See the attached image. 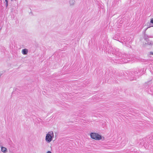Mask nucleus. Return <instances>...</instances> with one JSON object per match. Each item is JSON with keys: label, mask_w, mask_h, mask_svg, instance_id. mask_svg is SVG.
<instances>
[{"label": "nucleus", "mask_w": 153, "mask_h": 153, "mask_svg": "<svg viewBox=\"0 0 153 153\" xmlns=\"http://www.w3.org/2000/svg\"><path fill=\"white\" fill-rule=\"evenodd\" d=\"M1 151L3 152L6 153L7 151V149L4 147L1 146Z\"/></svg>", "instance_id": "9"}, {"label": "nucleus", "mask_w": 153, "mask_h": 153, "mask_svg": "<svg viewBox=\"0 0 153 153\" xmlns=\"http://www.w3.org/2000/svg\"><path fill=\"white\" fill-rule=\"evenodd\" d=\"M152 27H153V26H152Z\"/></svg>", "instance_id": "18"}, {"label": "nucleus", "mask_w": 153, "mask_h": 153, "mask_svg": "<svg viewBox=\"0 0 153 153\" xmlns=\"http://www.w3.org/2000/svg\"><path fill=\"white\" fill-rule=\"evenodd\" d=\"M144 70H146L145 68H141L139 70L137 68L135 70L130 71L128 75L129 78L131 81L136 80L137 76L144 74Z\"/></svg>", "instance_id": "2"}, {"label": "nucleus", "mask_w": 153, "mask_h": 153, "mask_svg": "<svg viewBox=\"0 0 153 153\" xmlns=\"http://www.w3.org/2000/svg\"><path fill=\"white\" fill-rule=\"evenodd\" d=\"M150 22H151V23L153 24V19H151Z\"/></svg>", "instance_id": "12"}, {"label": "nucleus", "mask_w": 153, "mask_h": 153, "mask_svg": "<svg viewBox=\"0 0 153 153\" xmlns=\"http://www.w3.org/2000/svg\"><path fill=\"white\" fill-rule=\"evenodd\" d=\"M70 4L71 5H73L75 2L74 0H70Z\"/></svg>", "instance_id": "10"}, {"label": "nucleus", "mask_w": 153, "mask_h": 153, "mask_svg": "<svg viewBox=\"0 0 153 153\" xmlns=\"http://www.w3.org/2000/svg\"><path fill=\"white\" fill-rule=\"evenodd\" d=\"M120 36L119 35H115L113 37V39L118 40L122 43L123 45L127 47H131V43L132 39H131L130 37H128L127 39H126L125 37H123L120 39Z\"/></svg>", "instance_id": "3"}, {"label": "nucleus", "mask_w": 153, "mask_h": 153, "mask_svg": "<svg viewBox=\"0 0 153 153\" xmlns=\"http://www.w3.org/2000/svg\"><path fill=\"white\" fill-rule=\"evenodd\" d=\"M54 137V134L52 131L48 132L46 134L45 140L48 143H49L52 140Z\"/></svg>", "instance_id": "4"}, {"label": "nucleus", "mask_w": 153, "mask_h": 153, "mask_svg": "<svg viewBox=\"0 0 153 153\" xmlns=\"http://www.w3.org/2000/svg\"><path fill=\"white\" fill-rule=\"evenodd\" d=\"M148 36V38H152V37L151 36Z\"/></svg>", "instance_id": "16"}, {"label": "nucleus", "mask_w": 153, "mask_h": 153, "mask_svg": "<svg viewBox=\"0 0 153 153\" xmlns=\"http://www.w3.org/2000/svg\"><path fill=\"white\" fill-rule=\"evenodd\" d=\"M112 53L115 55L117 58H118V61L114 62L116 63H123L128 62L131 61L129 57V55H126L125 53H122L121 51H120L119 49L114 48H110L108 50V53Z\"/></svg>", "instance_id": "1"}, {"label": "nucleus", "mask_w": 153, "mask_h": 153, "mask_svg": "<svg viewBox=\"0 0 153 153\" xmlns=\"http://www.w3.org/2000/svg\"><path fill=\"white\" fill-rule=\"evenodd\" d=\"M152 45H153V44Z\"/></svg>", "instance_id": "19"}, {"label": "nucleus", "mask_w": 153, "mask_h": 153, "mask_svg": "<svg viewBox=\"0 0 153 153\" xmlns=\"http://www.w3.org/2000/svg\"><path fill=\"white\" fill-rule=\"evenodd\" d=\"M1 1V0H0V1Z\"/></svg>", "instance_id": "17"}, {"label": "nucleus", "mask_w": 153, "mask_h": 153, "mask_svg": "<svg viewBox=\"0 0 153 153\" xmlns=\"http://www.w3.org/2000/svg\"><path fill=\"white\" fill-rule=\"evenodd\" d=\"M150 54H151V55H153V52H150Z\"/></svg>", "instance_id": "15"}, {"label": "nucleus", "mask_w": 153, "mask_h": 153, "mask_svg": "<svg viewBox=\"0 0 153 153\" xmlns=\"http://www.w3.org/2000/svg\"><path fill=\"white\" fill-rule=\"evenodd\" d=\"M5 1L4 2V4L5 5L6 7H7L8 6V0H5Z\"/></svg>", "instance_id": "11"}, {"label": "nucleus", "mask_w": 153, "mask_h": 153, "mask_svg": "<svg viewBox=\"0 0 153 153\" xmlns=\"http://www.w3.org/2000/svg\"><path fill=\"white\" fill-rule=\"evenodd\" d=\"M144 39L146 41L145 44L149 45H152L153 44L152 42L148 39V36L146 34H144Z\"/></svg>", "instance_id": "6"}, {"label": "nucleus", "mask_w": 153, "mask_h": 153, "mask_svg": "<svg viewBox=\"0 0 153 153\" xmlns=\"http://www.w3.org/2000/svg\"><path fill=\"white\" fill-rule=\"evenodd\" d=\"M146 91L149 93L153 95V85L151 86L149 88L146 89Z\"/></svg>", "instance_id": "7"}, {"label": "nucleus", "mask_w": 153, "mask_h": 153, "mask_svg": "<svg viewBox=\"0 0 153 153\" xmlns=\"http://www.w3.org/2000/svg\"><path fill=\"white\" fill-rule=\"evenodd\" d=\"M90 135L91 137L93 139L95 140H100L101 139V136L97 133H91Z\"/></svg>", "instance_id": "5"}, {"label": "nucleus", "mask_w": 153, "mask_h": 153, "mask_svg": "<svg viewBox=\"0 0 153 153\" xmlns=\"http://www.w3.org/2000/svg\"><path fill=\"white\" fill-rule=\"evenodd\" d=\"M46 153H52L50 151H48Z\"/></svg>", "instance_id": "14"}, {"label": "nucleus", "mask_w": 153, "mask_h": 153, "mask_svg": "<svg viewBox=\"0 0 153 153\" xmlns=\"http://www.w3.org/2000/svg\"><path fill=\"white\" fill-rule=\"evenodd\" d=\"M151 26H150L147 28L146 29H145V30H144V31L145 32L148 29V28H149V27H150Z\"/></svg>", "instance_id": "13"}, {"label": "nucleus", "mask_w": 153, "mask_h": 153, "mask_svg": "<svg viewBox=\"0 0 153 153\" xmlns=\"http://www.w3.org/2000/svg\"><path fill=\"white\" fill-rule=\"evenodd\" d=\"M22 53L24 55L27 54L28 52V50L27 49H24L22 50Z\"/></svg>", "instance_id": "8"}]
</instances>
